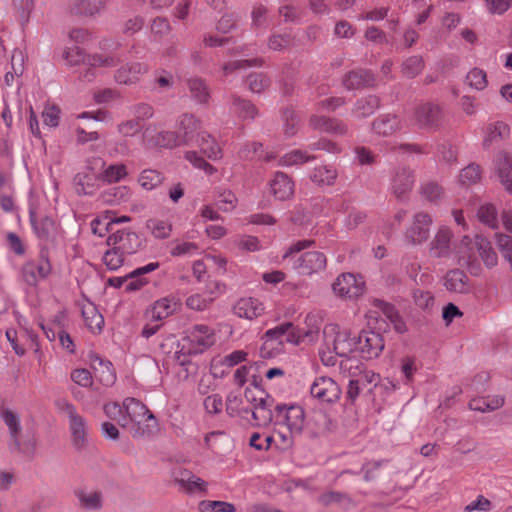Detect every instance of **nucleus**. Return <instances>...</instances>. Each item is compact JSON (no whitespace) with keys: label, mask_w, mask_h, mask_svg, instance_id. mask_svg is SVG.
<instances>
[{"label":"nucleus","mask_w":512,"mask_h":512,"mask_svg":"<svg viewBox=\"0 0 512 512\" xmlns=\"http://www.w3.org/2000/svg\"><path fill=\"white\" fill-rule=\"evenodd\" d=\"M340 373L347 378H351L357 385L363 389L369 385L376 386L379 382V375L371 370L364 368L363 364L357 358H346L339 362Z\"/></svg>","instance_id":"obj_5"},{"label":"nucleus","mask_w":512,"mask_h":512,"mask_svg":"<svg viewBox=\"0 0 512 512\" xmlns=\"http://www.w3.org/2000/svg\"><path fill=\"white\" fill-rule=\"evenodd\" d=\"M110 247L111 248L103 254L102 261L109 270L115 271L123 265L125 254L114 246Z\"/></svg>","instance_id":"obj_56"},{"label":"nucleus","mask_w":512,"mask_h":512,"mask_svg":"<svg viewBox=\"0 0 512 512\" xmlns=\"http://www.w3.org/2000/svg\"><path fill=\"white\" fill-rule=\"evenodd\" d=\"M127 174V168L124 164H111L103 170L100 179L111 184L121 181Z\"/></svg>","instance_id":"obj_48"},{"label":"nucleus","mask_w":512,"mask_h":512,"mask_svg":"<svg viewBox=\"0 0 512 512\" xmlns=\"http://www.w3.org/2000/svg\"><path fill=\"white\" fill-rule=\"evenodd\" d=\"M200 512H236L234 504L226 501L203 500L199 503Z\"/></svg>","instance_id":"obj_54"},{"label":"nucleus","mask_w":512,"mask_h":512,"mask_svg":"<svg viewBox=\"0 0 512 512\" xmlns=\"http://www.w3.org/2000/svg\"><path fill=\"white\" fill-rule=\"evenodd\" d=\"M276 405L278 403L275 402L274 398L269 397L265 400V405L260 404L250 409L251 420L249 419L248 422L257 427L268 426L273 421L276 423Z\"/></svg>","instance_id":"obj_19"},{"label":"nucleus","mask_w":512,"mask_h":512,"mask_svg":"<svg viewBox=\"0 0 512 512\" xmlns=\"http://www.w3.org/2000/svg\"><path fill=\"white\" fill-rule=\"evenodd\" d=\"M327 258L323 252L308 251L302 253L294 262L293 268L301 275H312L326 268Z\"/></svg>","instance_id":"obj_14"},{"label":"nucleus","mask_w":512,"mask_h":512,"mask_svg":"<svg viewBox=\"0 0 512 512\" xmlns=\"http://www.w3.org/2000/svg\"><path fill=\"white\" fill-rule=\"evenodd\" d=\"M431 225L432 218L428 213H416L412 218L410 226L404 233V241L412 246L426 242L430 236Z\"/></svg>","instance_id":"obj_10"},{"label":"nucleus","mask_w":512,"mask_h":512,"mask_svg":"<svg viewBox=\"0 0 512 512\" xmlns=\"http://www.w3.org/2000/svg\"><path fill=\"white\" fill-rule=\"evenodd\" d=\"M466 83L472 89L482 91L488 85L487 74L483 69L475 67L467 73Z\"/></svg>","instance_id":"obj_51"},{"label":"nucleus","mask_w":512,"mask_h":512,"mask_svg":"<svg viewBox=\"0 0 512 512\" xmlns=\"http://www.w3.org/2000/svg\"><path fill=\"white\" fill-rule=\"evenodd\" d=\"M310 125L317 130L333 135H345L348 131L347 125L335 118L314 115L310 118Z\"/></svg>","instance_id":"obj_26"},{"label":"nucleus","mask_w":512,"mask_h":512,"mask_svg":"<svg viewBox=\"0 0 512 512\" xmlns=\"http://www.w3.org/2000/svg\"><path fill=\"white\" fill-rule=\"evenodd\" d=\"M270 192L278 200H287L294 193L293 181L283 172H276L269 182Z\"/></svg>","instance_id":"obj_24"},{"label":"nucleus","mask_w":512,"mask_h":512,"mask_svg":"<svg viewBox=\"0 0 512 512\" xmlns=\"http://www.w3.org/2000/svg\"><path fill=\"white\" fill-rule=\"evenodd\" d=\"M105 415L118 423L121 427L128 429V420L124 409V403L110 402L104 405Z\"/></svg>","instance_id":"obj_45"},{"label":"nucleus","mask_w":512,"mask_h":512,"mask_svg":"<svg viewBox=\"0 0 512 512\" xmlns=\"http://www.w3.org/2000/svg\"><path fill=\"white\" fill-rule=\"evenodd\" d=\"M233 312L239 318L254 320L265 313L264 303L256 297H242L233 306Z\"/></svg>","instance_id":"obj_17"},{"label":"nucleus","mask_w":512,"mask_h":512,"mask_svg":"<svg viewBox=\"0 0 512 512\" xmlns=\"http://www.w3.org/2000/svg\"><path fill=\"white\" fill-rule=\"evenodd\" d=\"M179 306V300L175 296L169 295L156 300L148 310V314L151 320L162 321L173 315Z\"/></svg>","instance_id":"obj_21"},{"label":"nucleus","mask_w":512,"mask_h":512,"mask_svg":"<svg viewBox=\"0 0 512 512\" xmlns=\"http://www.w3.org/2000/svg\"><path fill=\"white\" fill-rule=\"evenodd\" d=\"M276 408V425H284L291 434H300L305 422L304 410L298 405L278 404Z\"/></svg>","instance_id":"obj_9"},{"label":"nucleus","mask_w":512,"mask_h":512,"mask_svg":"<svg viewBox=\"0 0 512 512\" xmlns=\"http://www.w3.org/2000/svg\"><path fill=\"white\" fill-rule=\"evenodd\" d=\"M62 58L67 66L85 65L87 69L80 74V79L90 82L95 77V68L98 67H115L119 63V58L113 55L104 54H86L79 46L67 47L62 53Z\"/></svg>","instance_id":"obj_1"},{"label":"nucleus","mask_w":512,"mask_h":512,"mask_svg":"<svg viewBox=\"0 0 512 512\" xmlns=\"http://www.w3.org/2000/svg\"><path fill=\"white\" fill-rule=\"evenodd\" d=\"M411 120L420 129L435 131L442 125L443 112L437 104L422 103L415 107Z\"/></svg>","instance_id":"obj_7"},{"label":"nucleus","mask_w":512,"mask_h":512,"mask_svg":"<svg viewBox=\"0 0 512 512\" xmlns=\"http://www.w3.org/2000/svg\"><path fill=\"white\" fill-rule=\"evenodd\" d=\"M248 89L253 93H261L270 85L269 77L261 72L251 73L246 78Z\"/></svg>","instance_id":"obj_55"},{"label":"nucleus","mask_w":512,"mask_h":512,"mask_svg":"<svg viewBox=\"0 0 512 512\" xmlns=\"http://www.w3.org/2000/svg\"><path fill=\"white\" fill-rule=\"evenodd\" d=\"M175 129L183 145H190L199 139L201 131V120L190 113L181 114L175 123Z\"/></svg>","instance_id":"obj_13"},{"label":"nucleus","mask_w":512,"mask_h":512,"mask_svg":"<svg viewBox=\"0 0 512 512\" xmlns=\"http://www.w3.org/2000/svg\"><path fill=\"white\" fill-rule=\"evenodd\" d=\"M226 412L231 417H240L249 421L250 408L243 406V399L239 394L231 392L226 398Z\"/></svg>","instance_id":"obj_36"},{"label":"nucleus","mask_w":512,"mask_h":512,"mask_svg":"<svg viewBox=\"0 0 512 512\" xmlns=\"http://www.w3.org/2000/svg\"><path fill=\"white\" fill-rule=\"evenodd\" d=\"M356 352L365 359H373L384 349V340L380 333L365 330L356 339Z\"/></svg>","instance_id":"obj_12"},{"label":"nucleus","mask_w":512,"mask_h":512,"mask_svg":"<svg viewBox=\"0 0 512 512\" xmlns=\"http://www.w3.org/2000/svg\"><path fill=\"white\" fill-rule=\"evenodd\" d=\"M187 86L191 97L199 104H207L210 99V90L206 82L199 77H191L187 80Z\"/></svg>","instance_id":"obj_33"},{"label":"nucleus","mask_w":512,"mask_h":512,"mask_svg":"<svg viewBox=\"0 0 512 512\" xmlns=\"http://www.w3.org/2000/svg\"><path fill=\"white\" fill-rule=\"evenodd\" d=\"M231 111L243 120L254 119L257 115L256 107L250 101L239 96H233Z\"/></svg>","instance_id":"obj_41"},{"label":"nucleus","mask_w":512,"mask_h":512,"mask_svg":"<svg viewBox=\"0 0 512 512\" xmlns=\"http://www.w3.org/2000/svg\"><path fill=\"white\" fill-rule=\"evenodd\" d=\"M111 219H109V213H105L100 215L92 220L91 229L93 234L98 235L99 237H104L106 233L113 232L111 228Z\"/></svg>","instance_id":"obj_61"},{"label":"nucleus","mask_w":512,"mask_h":512,"mask_svg":"<svg viewBox=\"0 0 512 512\" xmlns=\"http://www.w3.org/2000/svg\"><path fill=\"white\" fill-rule=\"evenodd\" d=\"M496 243L502 256L510 263L512 269V237L507 234L497 233Z\"/></svg>","instance_id":"obj_63"},{"label":"nucleus","mask_w":512,"mask_h":512,"mask_svg":"<svg viewBox=\"0 0 512 512\" xmlns=\"http://www.w3.org/2000/svg\"><path fill=\"white\" fill-rule=\"evenodd\" d=\"M183 340L190 354H200L216 343V333L214 328L206 324H195L185 331Z\"/></svg>","instance_id":"obj_4"},{"label":"nucleus","mask_w":512,"mask_h":512,"mask_svg":"<svg viewBox=\"0 0 512 512\" xmlns=\"http://www.w3.org/2000/svg\"><path fill=\"white\" fill-rule=\"evenodd\" d=\"M424 68V61L420 56H411L402 63V73L405 77L414 78Z\"/></svg>","instance_id":"obj_57"},{"label":"nucleus","mask_w":512,"mask_h":512,"mask_svg":"<svg viewBox=\"0 0 512 512\" xmlns=\"http://www.w3.org/2000/svg\"><path fill=\"white\" fill-rule=\"evenodd\" d=\"M310 395L321 404L336 403L341 397L339 384L327 376H319L310 385Z\"/></svg>","instance_id":"obj_8"},{"label":"nucleus","mask_w":512,"mask_h":512,"mask_svg":"<svg viewBox=\"0 0 512 512\" xmlns=\"http://www.w3.org/2000/svg\"><path fill=\"white\" fill-rule=\"evenodd\" d=\"M477 216L481 223L490 228L497 229L499 227L498 211L494 204L485 203L478 209Z\"/></svg>","instance_id":"obj_44"},{"label":"nucleus","mask_w":512,"mask_h":512,"mask_svg":"<svg viewBox=\"0 0 512 512\" xmlns=\"http://www.w3.org/2000/svg\"><path fill=\"white\" fill-rule=\"evenodd\" d=\"M201 152L212 160L219 159L222 155L221 148L214 138L207 132L199 134V139L196 141Z\"/></svg>","instance_id":"obj_37"},{"label":"nucleus","mask_w":512,"mask_h":512,"mask_svg":"<svg viewBox=\"0 0 512 512\" xmlns=\"http://www.w3.org/2000/svg\"><path fill=\"white\" fill-rule=\"evenodd\" d=\"M148 72V66L141 62L127 63L118 68L114 74V79L118 84L133 85L136 84L142 75Z\"/></svg>","instance_id":"obj_20"},{"label":"nucleus","mask_w":512,"mask_h":512,"mask_svg":"<svg viewBox=\"0 0 512 512\" xmlns=\"http://www.w3.org/2000/svg\"><path fill=\"white\" fill-rule=\"evenodd\" d=\"M251 384L246 388L244 392V397L248 403L252 405V408L257 405L263 404L265 405V400H267L271 395H269L264 389L259 387V383L261 379H258L256 376H251Z\"/></svg>","instance_id":"obj_34"},{"label":"nucleus","mask_w":512,"mask_h":512,"mask_svg":"<svg viewBox=\"0 0 512 512\" xmlns=\"http://www.w3.org/2000/svg\"><path fill=\"white\" fill-rule=\"evenodd\" d=\"M473 246L476 247L479 256L488 268H492L497 264L498 256L493 250L490 242L484 238L477 237Z\"/></svg>","instance_id":"obj_39"},{"label":"nucleus","mask_w":512,"mask_h":512,"mask_svg":"<svg viewBox=\"0 0 512 512\" xmlns=\"http://www.w3.org/2000/svg\"><path fill=\"white\" fill-rule=\"evenodd\" d=\"M373 74L368 70H356L348 73L343 81L344 86L349 89H360L372 85Z\"/></svg>","instance_id":"obj_32"},{"label":"nucleus","mask_w":512,"mask_h":512,"mask_svg":"<svg viewBox=\"0 0 512 512\" xmlns=\"http://www.w3.org/2000/svg\"><path fill=\"white\" fill-rule=\"evenodd\" d=\"M30 222L35 234L41 240H48L56 230V225L52 218L38 216L34 210H30Z\"/></svg>","instance_id":"obj_29"},{"label":"nucleus","mask_w":512,"mask_h":512,"mask_svg":"<svg viewBox=\"0 0 512 512\" xmlns=\"http://www.w3.org/2000/svg\"><path fill=\"white\" fill-rule=\"evenodd\" d=\"M415 183L412 170L400 167L395 170L391 178V191L399 200H405Z\"/></svg>","instance_id":"obj_16"},{"label":"nucleus","mask_w":512,"mask_h":512,"mask_svg":"<svg viewBox=\"0 0 512 512\" xmlns=\"http://www.w3.org/2000/svg\"><path fill=\"white\" fill-rule=\"evenodd\" d=\"M124 409L128 420V430L134 438L147 437L157 431L154 415L136 398L124 399Z\"/></svg>","instance_id":"obj_2"},{"label":"nucleus","mask_w":512,"mask_h":512,"mask_svg":"<svg viewBox=\"0 0 512 512\" xmlns=\"http://www.w3.org/2000/svg\"><path fill=\"white\" fill-rule=\"evenodd\" d=\"M107 245L114 246L123 254L129 255L137 252L141 246V240L135 232L117 230L108 236Z\"/></svg>","instance_id":"obj_15"},{"label":"nucleus","mask_w":512,"mask_h":512,"mask_svg":"<svg viewBox=\"0 0 512 512\" xmlns=\"http://www.w3.org/2000/svg\"><path fill=\"white\" fill-rule=\"evenodd\" d=\"M176 482L188 493L207 492L208 483L188 470H181L175 476Z\"/></svg>","instance_id":"obj_25"},{"label":"nucleus","mask_w":512,"mask_h":512,"mask_svg":"<svg viewBox=\"0 0 512 512\" xmlns=\"http://www.w3.org/2000/svg\"><path fill=\"white\" fill-rule=\"evenodd\" d=\"M82 316L86 326L92 333H100L102 331L104 318L92 303L83 306Z\"/></svg>","instance_id":"obj_35"},{"label":"nucleus","mask_w":512,"mask_h":512,"mask_svg":"<svg viewBox=\"0 0 512 512\" xmlns=\"http://www.w3.org/2000/svg\"><path fill=\"white\" fill-rule=\"evenodd\" d=\"M379 105V98L374 95H369L356 102L355 107L353 109V114L357 118L368 117L379 108Z\"/></svg>","instance_id":"obj_38"},{"label":"nucleus","mask_w":512,"mask_h":512,"mask_svg":"<svg viewBox=\"0 0 512 512\" xmlns=\"http://www.w3.org/2000/svg\"><path fill=\"white\" fill-rule=\"evenodd\" d=\"M76 496L80 502V505L88 510H97L102 506L101 494L94 490H78Z\"/></svg>","instance_id":"obj_43"},{"label":"nucleus","mask_w":512,"mask_h":512,"mask_svg":"<svg viewBox=\"0 0 512 512\" xmlns=\"http://www.w3.org/2000/svg\"><path fill=\"white\" fill-rule=\"evenodd\" d=\"M320 500L324 505L336 504L342 509H349L354 505L353 501L347 494L340 492H329L323 494Z\"/></svg>","instance_id":"obj_53"},{"label":"nucleus","mask_w":512,"mask_h":512,"mask_svg":"<svg viewBox=\"0 0 512 512\" xmlns=\"http://www.w3.org/2000/svg\"><path fill=\"white\" fill-rule=\"evenodd\" d=\"M158 267V262H151L128 273L125 291L132 292L140 290L148 283L145 275L155 271Z\"/></svg>","instance_id":"obj_27"},{"label":"nucleus","mask_w":512,"mask_h":512,"mask_svg":"<svg viewBox=\"0 0 512 512\" xmlns=\"http://www.w3.org/2000/svg\"><path fill=\"white\" fill-rule=\"evenodd\" d=\"M451 238L452 232L450 229L440 228L430 243V255L435 258L449 257L451 254Z\"/></svg>","instance_id":"obj_23"},{"label":"nucleus","mask_w":512,"mask_h":512,"mask_svg":"<svg viewBox=\"0 0 512 512\" xmlns=\"http://www.w3.org/2000/svg\"><path fill=\"white\" fill-rule=\"evenodd\" d=\"M51 272V265L48 260L29 261L21 270L23 281L29 286H36L38 282L45 279Z\"/></svg>","instance_id":"obj_18"},{"label":"nucleus","mask_w":512,"mask_h":512,"mask_svg":"<svg viewBox=\"0 0 512 512\" xmlns=\"http://www.w3.org/2000/svg\"><path fill=\"white\" fill-rule=\"evenodd\" d=\"M313 159H315V157L309 155L306 151L292 150L280 158L279 165L286 167L300 165Z\"/></svg>","instance_id":"obj_50"},{"label":"nucleus","mask_w":512,"mask_h":512,"mask_svg":"<svg viewBox=\"0 0 512 512\" xmlns=\"http://www.w3.org/2000/svg\"><path fill=\"white\" fill-rule=\"evenodd\" d=\"M146 227L157 239H166L172 232V224L168 220L150 219L147 221Z\"/></svg>","instance_id":"obj_46"},{"label":"nucleus","mask_w":512,"mask_h":512,"mask_svg":"<svg viewBox=\"0 0 512 512\" xmlns=\"http://www.w3.org/2000/svg\"><path fill=\"white\" fill-rule=\"evenodd\" d=\"M155 144L164 148H173L183 145L176 130L159 132L155 137Z\"/></svg>","instance_id":"obj_58"},{"label":"nucleus","mask_w":512,"mask_h":512,"mask_svg":"<svg viewBox=\"0 0 512 512\" xmlns=\"http://www.w3.org/2000/svg\"><path fill=\"white\" fill-rule=\"evenodd\" d=\"M71 12L77 15L93 16L105 7V0H68Z\"/></svg>","instance_id":"obj_31"},{"label":"nucleus","mask_w":512,"mask_h":512,"mask_svg":"<svg viewBox=\"0 0 512 512\" xmlns=\"http://www.w3.org/2000/svg\"><path fill=\"white\" fill-rule=\"evenodd\" d=\"M443 284L448 291L454 293H468L471 289L469 277L460 269L448 271Z\"/></svg>","instance_id":"obj_28"},{"label":"nucleus","mask_w":512,"mask_h":512,"mask_svg":"<svg viewBox=\"0 0 512 512\" xmlns=\"http://www.w3.org/2000/svg\"><path fill=\"white\" fill-rule=\"evenodd\" d=\"M332 289L339 297L354 299L364 293L365 282L361 276L342 273L333 282Z\"/></svg>","instance_id":"obj_11"},{"label":"nucleus","mask_w":512,"mask_h":512,"mask_svg":"<svg viewBox=\"0 0 512 512\" xmlns=\"http://www.w3.org/2000/svg\"><path fill=\"white\" fill-rule=\"evenodd\" d=\"M215 206L223 212L232 211L237 206V198L230 190H218L215 195Z\"/></svg>","instance_id":"obj_47"},{"label":"nucleus","mask_w":512,"mask_h":512,"mask_svg":"<svg viewBox=\"0 0 512 512\" xmlns=\"http://www.w3.org/2000/svg\"><path fill=\"white\" fill-rule=\"evenodd\" d=\"M95 178L89 174L79 173L75 177V184L79 194L91 195L95 191Z\"/></svg>","instance_id":"obj_60"},{"label":"nucleus","mask_w":512,"mask_h":512,"mask_svg":"<svg viewBox=\"0 0 512 512\" xmlns=\"http://www.w3.org/2000/svg\"><path fill=\"white\" fill-rule=\"evenodd\" d=\"M57 406L69 418L73 446L77 450L83 449L87 440V427L84 418L78 414L75 406L66 400H59Z\"/></svg>","instance_id":"obj_6"},{"label":"nucleus","mask_w":512,"mask_h":512,"mask_svg":"<svg viewBox=\"0 0 512 512\" xmlns=\"http://www.w3.org/2000/svg\"><path fill=\"white\" fill-rule=\"evenodd\" d=\"M509 132V126L504 122L497 121L495 123H491L487 127V136L485 138V143L505 138L509 135Z\"/></svg>","instance_id":"obj_59"},{"label":"nucleus","mask_w":512,"mask_h":512,"mask_svg":"<svg viewBox=\"0 0 512 512\" xmlns=\"http://www.w3.org/2000/svg\"><path fill=\"white\" fill-rule=\"evenodd\" d=\"M403 127V120L395 114L381 115L372 122L373 132L383 137L391 136Z\"/></svg>","instance_id":"obj_22"},{"label":"nucleus","mask_w":512,"mask_h":512,"mask_svg":"<svg viewBox=\"0 0 512 512\" xmlns=\"http://www.w3.org/2000/svg\"><path fill=\"white\" fill-rule=\"evenodd\" d=\"M499 178L505 189L512 194V160L508 156H504L498 167Z\"/></svg>","instance_id":"obj_52"},{"label":"nucleus","mask_w":512,"mask_h":512,"mask_svg":"<svg viewBox=\"0 0 512 512\" xmlns=\"http://www.w3.org/2000/svg\"><path fill=\"white\" fill-rule=\"evenodd\" d=\"M481 178L480 167L475 164L466 166L459 175V180L462 184L470 185L477 183Z\"/></svg>","instance_id":"obj_64"},{"label":"nucleus","mask_w":512,"mask_h":512,"mask_svg":"<svg viewBox=\"0 0 512 512\" xmlns=\"http://www.w3.org/2000/svg\"><path fill=\"white\" fill-rule=\"evenodd\" d=\"M0 415L1 419L4 421V423L9 429L15 448L19 449L20 444L18 441V435L21 431L19 416L10 409H3Z\"/></svg>","instance_id":"obj_40"},{"label":"nucleus","mask_w":512,"mask_h":512,"mask_svg":"<svg viewBox=\"0 0 512 512\" xmlns=\"http://www.w3.org/2000/svg\"><path fill=\"white\" fill-rule=\"evenodd\" d=\"M336 177V169L327 165L315 167L310 175L311 180L318 185H332Z\"/></svg>","instance_id":"obj_42"},{"label":"nucleus","mask_w":512,"mask_h":512,"mask_svg":"<svg viewBox=\"0 0 512 512\" xmlns=\"http://www.w3.org/2000/svg\"><path fill=\"white\" fill-rule=\"evenodd\" d=\"M291 44L290 34L273 33L268 37L267 48L271 51H282Z\"/></svg>","instance_id":"obj_62"},{"label":"nucleus","mask_w":512,"mask_h":512,"mask_svg":"<svg viewBox=\"0 0 512 512\" xmlns=\"http://www.w3.org/2000/svg\"><path fill=\"white\" fill-rule=\"evenodd\" d=\"M357 336H352L347 329H342L339 325L330 323L323 329L324 346L327 350L332 349L336 356L342 359L352 358L350 354L356 353Z\"/></svg>","instance_id":"obj_3"},{"label":"nucleus","mask_w":512,"mask_h":512,"mask_svg":"<svg viewBox=\"0 0 512 512\" xmlns=\"http://www.w3.org/2000/svg\"><path fill=\"white\" fill-rule=\"evenodd\" d=\"M505 403V398L500 395L475 397L470 400L469 408L473 411L488 413L500 409Z\"/></svg>","instance_id":"obj_30"},{"label":"nucleus","mask_w":512,"mask_h":512,"mask_svg":"<svg viewBox=\"0 0 512 512\" xmlns=\"http://www.w3.org/2000/svg\"><path fill=\"white\" fill-rule=\"evenodd\" d=\"M163 181V175L154 169H145L140 173L138 182L145 190H152Z\"/></svg>","instance_id":"obj_49"}]
</instances>
